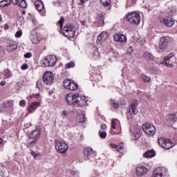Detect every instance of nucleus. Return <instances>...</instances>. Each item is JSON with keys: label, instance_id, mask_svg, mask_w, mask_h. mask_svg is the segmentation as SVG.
Instances as JSON below:
<instances>
[{"label": "nucleus", "instance_id": "45", "mask_svg": "<svg viewBox=\"0 0 177 177\" xmlns=\"http://www.w3.org/2000/svg\"><path fill=\"white\" fill-rule=\"evenodd\" d=\"M127 52L129 55H131V53H132V52H133V48L132 46H129L127 50Z\"/></svg>", "mask_w": 177, "mask_h": 177}, {"label": "nucleus", "instance_id": "63", "mask_svg": "<svg viewBox=\"0 0 177 177\" xmlns=\"http://www.w3.org/2000/svg\"><path fill=\"white\" fill-rule=\"evenodd\" d=\"M0 21H2V15H0Z\"/></svg>", "mask_w": 177, "mask_h": 177}, {"label": "nucleus", "instance_id": "30", "mask_svg": "<svg viewBox=\"0 0 177 177\" xmlns=\"http://www.w3.org/2000/svg\"><path fill=\"white\" fill-rule=\"evenodd\" d=\"M167 13L169 16H175L176 15V10L174 8H169L167 10Z\"/></svg>", "mask_w": 177, "mask_h": 177}, {"label": "nucleus", "instance_id": "47", "mask_svg": "<svg viewBox=\"0 0 177 177\" xmlns=\"http://www.w3.org/2000/svg\"><path fill=\"white\" fill-rule=\"evenodd\" d=\"M138 42L140 44V45H145L146 41L143 39H138Z\"/></svg>", "mask_w": 177, "mask_h": 177}, {"label": "nucleus", "instance_id": "1", "mask_svg": "<svg viewBox=\"0 0 177 177\" xmlns=\"http://www.w3.org/2000/svg\"><path fill=\"white\" fill-rule=\"evenodd\" d=\"M66 100L69 106H75V107H85L88 105V98L78 94H68L66 96Z\"/></svg>", "mask_w": 177, "mask_h": 177}, {"label": "nucleus", "instance_id": "19", "mask_svg": "<svg viewBox=\"0 0 177 177\" xmlns=\"http://www.w3.org/2000/svg\"><path fill=\"white\" fill-rule=\"evenodd\" d=\"M107 37H109V33L107 32L104 31L101 32V34L97 36V42H98V44L104 42V41L107 39Z\"/></svg>", "mask_w": 177, "mask_h": 177}, {"label": "nucleus", "instance_id": "38", "mask_svg": "<svg viewBox=\"0 0 177 177\" xmlns=\"http://www.w3.org/2000/svg\"><path fill=\"white\" fill-rule=\"evenodd\" d=\"M134 136L136 139H139L141 136L140 130L139 129H136V131L134 132Z\"/></svg>", "mask_w": 177, "mask_h": 177}, {"label": "nucleus", "instance_id": "17", "mask_svg": "<svg viewBox=\"0 0 177 177\" xmlns=\"http://www.w3.org/2000/svg\"><path fill=\"white\" fill-rule=\"evenodd\" d=\"M168 37H160L159 43L160 49H165L168 46Z\"/></svg>", "mask_w": 177, "mask_h": 177}, {"label": "nucleus", "instance_id": "12", "mask_svg": "<svg viewBox=\"0 0 177 177\" xmlns=\"http://www.w3.org/2000/svg\"><path fill=\"white\" fill-rule=\"evenodd\" d=\"M94 156H96V151L91 147L84 148L83 151V157L86 160H91L93 158Z\"/></svg>", "mask_w": 177, "mask_h": 177}, {"label": "nucleus", "instance_id": "13", "mask_svg": "<svg viewBox=\"0 0 177 177\" xmlns=\"http://www.w3.org/2000/svg\"><path fill=\"white\" fill-rule=\"evenodd\" d=\"M55 77L52 72H46L43 75V82L46 85H52Z\"/></svg>", "mask_w": 177, "mask_h": 177}, {"label": "nucleus", "instance_id": "52", "mask_svg": "<svg viewBox=\"0 0 177 177\" xmlns=\"http://www.w3.org/2000/svg\"><path fill=\"white\" fill-rule=\"evenodd\" d=\"M19 1L20 0H11V2L13 3V5H19Z\"/></svg>", "mask_w": 177, "mask_h": 177}, {"label": "nucleus", "instance_id": "28", "mask_svg": "<svg viewBox=\"0 0 177 177\" xmlns=\"http://www.w3.org/2000/svg\"><path fill=\"white\" fill-rule=\"evenodd\" d=\"M10 5H12V0H3V1H0L1 8L10 6Z\"/></svg>", "mask_w": 177, "mask_h": 177}, {"label": "nucleus", "instance_id": "46", "mask_svg": "<svg viewBox=\"0 0 177 177\" xmlns=\"http://www.w3.org/2000/svg\"><path fill=\"white\" fill-rule=\"evenodd\" d=\"M26 100H21L19 102V106H21V107H25L26 106Z\"/></svg>", "mask_w": 177, "mask_h": 177}, {"label": "nucleus", "instance_id": "16", "mask_svg": "<svg viewBox=\"0 0 177 177\" xmlns=\"http://www.w3.org/2000/svg\"><path fill=\"white\" fill-rule=\"evenodd\" d=\"M115 42H127V36L121 33H116L113 36Z\"/></svg>", "mask_w": 177, "mask_h": 177}, {"label": "nucleus", "instance_id": "31", "mask_svg": "<svg viewBox=\"0 0 177 177\" xmlns=\"http://www.w3.org/2000/svg\"><path fill=\"white\" fill-rule=\"evenodd\" d=\"M110 104L113 109H118L120 107V104L115 100L111 99L110 100Z\"/></svg>", "mask_w": 177, "mask_h": 177}, {"label": "nucleus", "instance_id": "44", "mask_svg": "<svg viewBox=\"0 0 177 177\" xmlns=\"http://www.w3.org/2000/svg\"><path fill=\"white\" fill-rule=\"evenodd\" d=\"M136 3V0H127L128 6H132Z\"/></svg>", "mask_w": 177, "mask_h": 177}, {"label": "nucleus", "instance_id": "48", "mask_svg": "<svg viewBox=\"0 0 177 177\" xmlns=\"http://www.w3.org/2000/svg\"><path fill=\"white\" fill-rule=\"evenodd\" d=\"M53 5H54V6H57V7L60 6V1L57 0V1H54Z\"/></svg>", "mask_w": 177, "mask_h": 177}, {"label": "nucleus", "instance_id": "9", "mask_svg": "<svg viewBox=\"0 0 177 177\" xmlns=\"http://www.w3.org/2000/svg\"><path fill=\"white\" fill-rule=\"evenodd\" d=\"M55 149L57 153H60L61 154H64V153H67L68 150V145L64 142H60L59 140H55Z\"/></svg>", "mask_w": 177, "mask_h": 177}, {"label": "nucleus", "instance_id": "21", "mask_svg": "<svg viewBox=\"0 0 177 177\" xmlns=\"http://www.w3.org/2000/svg\"><path fill=\"white\" fill-rule=\"evenodd\" d=\"M95 23L97 26L103 27V26H104V17L102 15H97Z\"/></svg>", "mask_w": 177, "mask_h": 177}, {"label": "nucleus", "instance_id": "14", "mask_svg": "<svg viewBox=\"0 0 177 177\" xmlns=\"http://www.w3.org/2000/svg\"><path fill=\"white\" fill-rule=\"evenodd\" d=\"M165 175H167V169L162 167H158L154 170L152 177H165Z\"/></svg>", "mask_w": 177, "mask_h": 177}, {"label": "nucleus", "instance_id": "10", "mask_svg": "<svg viewBox=\"0 0 177 177\" xmlns=\"http://www.w3.org/2000/svg\"><path fill=\"white\" fill-rule=\"evenodd\" d=\"M142 130L149 136H153L156 133V127L150 123H145L142 125Z\"/></svg>", "mask_w": 177, "mask_h": 177}, {"label": "nucleus", "instance_id": "64", "mask_svg": "<svg viewBox=\"0 0 177 177\" xmlns=\"http://www.w3.org/2000/svg\"><path fill=\"white\" fill-rule=\"evenodd\" d=\"M22 13L23 15H24L26 13V11H23Z\"/></svg>", "mask_w": 177, "mask_h": 177}, {"label": "nucleus", "instance_id": "53", "mask_svg": "<svg viewBox=\"0 0 177 177\" xmlns=\"http://www.w3.org/2000/svg\"><path fill=\"white\" fill-rule=\"evenodd\" d=\"M27 68H28V66L27 65V64H25L24 65L21 66L22 70H27Z\"/></svg>", "mask_w": 177, "mask_h": 177}, {"label": "nucleus", "instance_id": "56", "mask_svg": "<svg viewBox=\"0 0 177 177\" xmlns=\"http://www.w3.org/2000/svg\"><path fill=\"white\" fill-rule=\"evenodd\" d=\"M6 84V82H4V81H2L0 82V85H1V86H5Z\"/></svg>", "mask_w": 177, "mask_h": 177}, {"label": "nucleus", "instance_id": "51", "mask_svg": "<svg viewBox=\"0 0 177 177\" xmlns=\"http://www.w3.org/2000/svg\"><path fill=\"white\" fill-rule=\"evenodd\" d=\"M61 114L62 117H66V115H68V112L67 111H63Z\"/></svg>", "mask_w": 177, "mask_h": 177}, {"label": "nucleus", "instance_id": "35", "mask_svg": "<svg viewBox=\"0 0 177 177\" xmlns=\"http://www.w3.org/2000/svg\"><path fill=\"white\" fill-rule=\"evenodd\" d=\"M30 40H31L32 44H37L39 43V39H38V36H37V35L31 36Z\"/></svg>", "mask_w": 177, "mask_h": 177}, {"label": "nucleus", "instance_id": "60", "mask_svg": "<svg viewBox=\"0 0 177 177\" xmlns=\"http://www.w3.org/2000/svg\"><path fill=\"white\" fill-rule=\"evenodd\" d=\"M82 3H85V2H87L88 0H80Z\"/></svg>", "mask_w": 177, "mask_h": 177}, {"label": "nucleus", "instance_id": "2", "mask_svg": "<svg viewBox=\"0 0 177 177\" xmlns=\"http://www.w3.org/2000/svg\"><path fill=\"white\" fill-rule=\"evenodd\" d=\"M26 132L28 136L27 147L34 146L39 139V130L37 128L31 130V128L26 129Z\"/></svg>", "mask_w": 177, "mask_h": 177}, {"label": "nucleus", "instance_id": "62", "mask_svg": "<svg viewBox=\"0 0 177 177\" xmlns=\"http://www.w3.org/2000/svg\"><path fill=\"white\" fill-rule=\"evenodd\" d=\"M38 84H39V81H37V84H36L37 88H39Z\"/></svg>", "mask_w": 177, "mask_h": 177}, {"label": "nucleus", "instance_id": "41", "mask_svg": "<svg viewBox=\"0 0 177 177\" xmlns=\"http://www.w3.org/2000/svg\"><path fill=\"white\" fill-rule=\"evenodd\" d=\"M11 74H12V73H10V71H9V70H6V71H4L3 75H4V77H5L6 78H9V77H10Z\"/></svg>", "mask_w": 177, "mask_h": 177}, {"label": "nucleus", "instance_id": "6", "mask_svg": "<svg viewBox=\"0 0 177 177\" xmlns=\"http://www.w3.org/2000/svg\"><path fill=\"white\" fill-rule=\"evenodd\" d=\"M62 34L67 38H73L75 35L74 26L71 24H66L63 29Z\"/></svg>", "mask_w": 177, "mask_h": 177}, {"label": "nucleus", "instance_id": "33", "mask_svg": "<svg viewBox=\"0 0 177 177\" xmlns=\"http://www.w3.org/2000/svg\"><path fill=\"white\" fill-rule=\"evenodd\" d=\"M120 124V121L117 119H113L111 122V128L112 129H115L117 126Z\"/></svg>", "mask_w": 177, "mask_h": 177}, {"label": "nucleus", "instance_id": "37", "mask_svg": "<svg viewBox=\"0 0 177 177\" xmlns=\"http://www.w3.org/2000/svg\"><path fill=\"white\" fill-rule=\"evenodd\" d=\"M75 66L74 62H70L65 64V68H73Z\"/></svg>", "mask_w": 177, "mask_h": 177}, {"label": "nucleus", "instance_id": "4", "mask_svg": "<svg viewBox=\"0 0 177 177\" xmlns=\"http://www.w3.org/2000/svg\"><path fill=\"white\" fill-rule=\"evenodd\" d=\"M158 142L160 147H162V149H165L166 150H169L170 149H172L174 146H175V144H174L172 141L162 137L158 140Z\"/></svg>", "mask_w": 177, "mask_h": 177}, {"label": "nucleus", "instance_id": "49", "mask_svg": "<svg viewBox=\"0 0 177 177\" xmlns=\"http://www.w3.org/2000/svg\"><path fill=\"white\" fill-rule=\"evenodd\" d=\"M31 56H32L31 53H27L24 55V57H26V59H30V57H31Z\"/></svg>", "mask_w": 177, "mask_h": 177}, {"label": "nucleus", "instance_id": "61", "mask_svg": "<svg viewBox=\"0 0 177 177\" xmlns=\"http://www.w3.org/2000/svg\"><path fill=\"white\" fill-rule=\"evenodd\" d=\"M36 99H39V94H36Z\"/></svg>", "mask_w": 177, "mask_h": 177}, {"label": "nucleus", "instance_id": "50", "mask_svg": "<svg viewBox=\"0 0 177 177\" xmlns=\"http://www.w3.org/2000/svg\"><path fill=\"white\" fill-rule=\"evenodd\" d=\"M15 37L16 38H20V37H21V31H17L15 33Z\"/></svg>", "mask_w": 177, "mask_h": 177}, {"label": "nucleus", "instance_id": "5", "mask_svg": "<svg viewBox=\"0 0 177 177\" xmlns=\"http://www.w3.org/2000/svg\"><path fill=\"white\" fill-rule=\"evenodd\" d=\"M139 104V102L138 100H136L133 102L131 106L129 107L127 112V118L129 120V118H133V115H136V114H138V106Z\"/></svg>", "mask_w": 177, "mask_h": 177}, {"label": "nucleus", "instance_id": "54", "mask_svg": "<svg viewBox=\"0 0 177 177\" xmlns=\"http://www.w3.org/2000/svg\"><path fill=\"white\" fill-rule=\"evenodd\" d=\"M106 128H107V126H106V124L101 125V129H102L103 131H104V129H106Z\"/></svg>", "mask_w": 177, "mask_h": 177}, {"label": "nucleus", "instance_id": "22", "mask_svg": "<svg viewBox=\"0 0 177 177\" xmlns=\"http://www.w3.org/2000/svg\"><path fill=\"white\" fill-rule=\"evenodd\" d=\"M166 120H167V121H168V122H172V123L176 122L177 115L175 113L169 114L167 115Z\"/></svg>", "mask_w": 177, "mask_h": 177}, {"label": "nucleus", "instance_id": "42", "mask_svg": "<svg viewBox=\"0 0 177 177\" xmlns=\"http://www.w3.org/2000/svg\"><path fill=\"white\" fill-rule=\"evenodd\" d=\"M99 134L100 138H102V139H104L106 136H107V133H106V131H99Z\"/></svg>", "mask_w": 177, "mask_h": 177}, {"label": "nucleus", "instance_id": "3", "mask_svg": "<svg viewBox=\"0 0 177 177\" xmlns=\"http://www.w3.org/2000/svg\"><path fill=\"white\" fill-rule=\"evenodd\" d=\"M126 20L131 24L139 26L140 24V15L138 12H129L126 17Z\"/></svg>", "mask_w": 177, "mask_h": 177}, {"label": "nucleus", "instance_id": "7", "mask_svg": "<svg viewBox=\"0 0 177 177\" xmlns=\"http://www.w3.org/2000/svg\"><path fill=\"white\" fill-rule=\"evenodd\" d=\"M57 62V58L55 55H48L44 58V67H54Z\"/></svg>", "mask_w": 177, "mask_h": 177}, {"label": "nucleus", "instance_id": "20", "mask_svg": "<svg viewBox=\"0 0 177 177\" xmlns=\"http://www.w3.org/2000/svg\"><path fill=\"white\" fill-rule=\"evenodd\" d=\"M41 106V102H34L30 103L29 107L28 108V110L29 113H32V111H35L38 107Z\"/></svg>", "mask_w": 177, "mask_h": 177}, {"label": "nucleus", "instance_id": "8", "mask_svg": "<svg viewBox=\"0 0 177 177\" xmlns=\"http://www.w3.org/2000/svg\"><path fill=\"white\" fill-rule=\"evenodd\" d=\"M62 85L64 88L68 91H77L78 89V84L74 82V80L66 79L64 80Z\"/></svg>", "mask_w": 177, "mask_h": 177}, {"label": "nucleus", "instance_id": "29", "mask_svg": "<svg viewBox=\"0 0 177 177\" xmlns=\"http://www.w3.org/2000/svg\"><path fill=\"white\" fill-rule=\"evenodd\" d=\"M144 156L147 158H151V157H154V156H156V152H154V150H149V151H147L144 154Z\"/></svg>", "mask_w": 177, "mask_h": 177}, {"label": "nucleus", "instance_id": "34", "mask_svg": "<svg viewBox=\"0 0 177 177\" xmlns=\"http://www.w3.org/2000/svg\"><path fill=\"white\" fill-rule=\"evenodd\" d=\"M18 6H20V8L26 9V8H27V2L26 1V0H19Z\"/></svg>", "mask_w": 177, "mask_h": 177}, {"label": "nucleus", "instance_id": "26", "mask_svg": "<svg viewBox=\"0 0 177 177\" xmlns=\"http://www.w3.org/2000/svg\"><path fill=\"white\" fill-rule=\"evenodd\" d=\"M85 121V113H81L77 115L76 122L81 124Z\"/></svg>", "mask_w": 177, "mask_h": 177}, {"label": "nucleus", "instance_id": "43", "mask_svg": "<svg viewBox=\"0 0 177 177\" xmlns=\"http://www.w3.org/2000/svg\"><path fill=\"white\" fill-rule=\"evenodd\" d=\"M175 56V55H174V53H170L168 55V56L165 57L163 60H167V61H169L171 57H174Z\"/></svg>", "mask_w": 177, "mask_h": 177}, {"label": "nucleus", "instance_id": "57", "mask_svg": "<svg viewBox=\"0 0 177 177\" xmlns=\"http://www.w3.org/2000/svg\"><path fill=\"white\" fill-rule=\"evenodd\" d=\"M80 22L82 24V26H85V24H86V21H85V20L80 21Z\"/></svg>", "mask_w": 177, "mask_h": 177}, {"label": "nucleus", "instance_id": "39", "mask_svg": "<svg viewBox=\"0 0 177 177\" xmlns=\"http://www.w3.org/2000/svg\"><path fill=\"white\" fill-rule=\"evenodd\" d=\"M162 64H165V66H167V67H169V68H172L174 67V65L172 64H169V61L163 59Z\"/></svg>", "mask_w": 177, "mask_h": 177}, {"label": "nucleus", "instance_id": "59", "mask_svg": "<svg viewBox=\"0 0 177 177\" xmlns=\"http://www.w3.org/2000/svg\"><path fill=\"white\" fill-rule=\"evenodd\" d=\"M2 143H3V140L0 138V145H2Z\"/></svg>", "mask_w": 177, "mask_h": 177}, {"label": "nucleus", "instance_id": "58", "mask_svg": "<svg viewBox=\"0 0 177 177\" xmlns=\"http://www.w3.org/2000/svg\"><path fill=\"white\" fill-rule=\"evenodd\" d=\"M49 95H52L53 93V90H50L48 91Z\"/></svg>", "mask_w": 177, "mask_h": 177}, {"label": "nucleus", "instance_id": "36", "mask_svg": "<svg viewBox=\"0 0 177 177\" xmlns=\"http://www.w3.org/2000/svg\"><path fill=\"white\" fill-rule=\"evenodd\" d=\"M142 80L144 82H150V81H151V77L143 74L142 75Z\"/></svg>", "mask_w": 177, "mask_h": 177}, {"label": "nucleus", "instance_id": "40", "mask_svg": "<svg viewBox=\"0 0 177 177\" xmlns=\"http://www.w3.org/2000/svg\"><path fill=\"white\" fill-rule=\"evenodd\" d=\"M64 23V18L62 17L60 20L58 21V26H59L61 30L63 28Z\"/></svg>", "mask_w": 177, "mask_h": 177}, {"label": "nucleus", "instance_id": "55", "mask_svg": "<svg viewBox=\"0 0 177 177\" xmlns=\"http://www.w3.org/2000/svg\"><path fill=\"white\" fill-rule=\"evenodd\" d=\"M4 30H9V25H8V24L4 25Z\"/></svg>", "mask_w": 177, "mask_h": 177}, {"label": "nucleus", "instance_id": "18", "mask_svg": "<svg viewBox=\"0 0 177 177\" xmlns=\"http://www.w3.org/2000/svg\"><path fill=\"white\" fill-rule=\"evenodd\" d=\"M147 174V168L145 166H138L136 168V175L137 176H143Z\"/></svg>", "mask_w": 177, "mask_h": 177}, {"label": "nucleus", "instance_id": "11", "mask_svg": "<svg viewBox=\"0 0 177 177\" xmlns=\"http://www.w3.org/2000/svg\"><path fill=\"white\" fill-rule=\"evenodd\" d=\"M10 109H13V101L7 100L0 107V113H10Z\"/></svg>", "mask_w": 177, "mask_h": 177}, {"label": "nucleus", "instance_id": "25", "mask_svg": "<svg viewBox=\"0 0 177 177\" xmlns=\"http://www.w3.org/2000/svg\"><path fill=\"white\" fill-rule=\"evenodd\" d=\"M111 147L112 149H116L117 151H121V150H124V142L119 144V145L111 144Z\"/></svg>", "mask_w": 177, "mask_h": 177}, {"label": "nucleus", "instance_id": "15", "mask_svg": "<svg viewBox=\"0 0 177 177\" xmlns=\"http://www.w3.org/2000/svg\"><path fill=\"white\" fill-rule=\"evenodd\" d=\"M162 24L166 25L167 27H172L175 24V20L171 17H165L162 20L160 21Z\"/></svg>", "mask_w": 177, "mask_h": 177}, {"label": "nucleus", "instance_id": "32", "mask_svg": "<svg viewBox=\"0 0 177 177\" xmlns=\"http://www.w3.org/2000/svg\"><path fill=\"white\" fill-rule=\"evenodd\" d=\"M102 6H107L110 8L111 6V0H101Z\"/></svg>", "mask_w": 177, "mask_h": 177}, {"label": "nucleus", "instance_id": "27", "mask_svg": "<svg viewBox=\"0 0 177 177\" xmlns=\"http://www.w3.org/2000/svg\"><path fill=\"white\" fill-rule=\"evenodd\" d=\"M143 59H145V60L151 61L154 60V56L150 53H145L143 54Z\"/></svg>", "mask_w": 177, "mask_h": 177}, {"label": "nucleus", "instance_id": "23", "mask_svg": "<svg viewBox=\"0 0 177 177\" xmlns=\"http://www.w3.org/2000/svg\"><path fill=\"white\" fill-rule=\"evenodd\" d=\"M35 6L38 12H42L44 10V3L41 1H35Z\"/></svg>", "mask_w": 177, "mask_h": 177}, {"label": "nucleus", "instance_id": "24", "mask_svg": "<svg viewBox=\"0 0 177 177\" xmlns=\"http://www.w3.org/2000/svg\"><path fill=\"white\" fill-rule=\"evenodd\" d=\"M17 49V44L15 42H11L7 46L8 52H13V50H16Z\"/></svg>", "mask_w": 177, "mask_h": 177}]
</instances>
